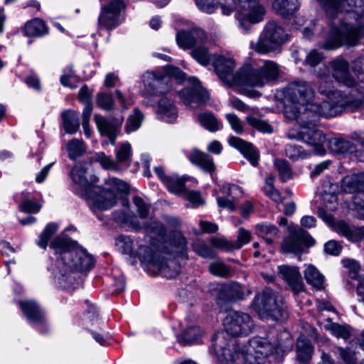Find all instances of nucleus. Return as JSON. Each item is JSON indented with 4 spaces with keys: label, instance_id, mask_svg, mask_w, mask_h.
Wrapping results in <instances>:
<instances>
[{
    "label": "nucleus",
    "instance_id": "obj_1",
    "mask_svg": "<svg viewBox=\"0 0 364 364\" xmlns=\"http://www.w3.org/2000/svg\"><path fill=\"white\" fill-rule=\"evenodd\" d=\"M326 14L334 18L340 14L347 15L340 27L332 26L319 47L324 50H336L342 46L353 47L364 37V0H316Z\"/></svg>",
    "mask_w": 364,
    "mask_h": 364
},
{
    "label": "nucleus",
    "instance_id": "obj_2",
    "mask_svg": "<svg viewBox=\"0 0 364 364\" xmlns=\"http://www.w3.org/2000/svg\"><path fill=\"white\" fill-rule=\"evenodd\" d=\"M355 90H350L349 96L346 97L327 99L321 103L311 102L307 112H309L308 122L300 124L301 129L296 136L289 134L291 139H296L314 147L318 154L325 152L324 144L326 141L323 132L316 128V117H333L343 111H355L364 107V94L355 97Z\"/></svg>",
    "mask_w": 364,
    "mask_h": 364
},
{
    "label": "nucleus",
    "instance_id": "obj_3",
    "mask_svg": "<svg viewBox=\"0 0 364 364\" xmlns=\"http://www.w3.org/2000/svg\"><path fill=\"white\" fill-rule=\"evenodd\" d=\"M219 78L230 86L242 88L262 87L271 83L279 76V65L272 60H260L245 64L235 73L233 58L217 55L212 63Z\"/></svg>",
    "mask_w": 364,
    "mask_h": 364
},
{
    "label": "nucleus",
    "instance_id": "obj_4",
    "mask_svg": "<svg viewBox=\"0 0 364 364\" xmlns=\"http://www.w3.org/2000/svg\"><path fill=\"white\" fill-rule=\"evenodd\" d=\"M50 247L54 251L55 262L48 269L56 283L63 289L74 284L75 272L87 271L94 264L92 257L65 235L55 237Z\"/></svg>",
    "mask_w": 364,
    "mask_h": 364
},
{
    "label": "nucleus",
    "instance_id": "obj_5",
    "mask_svg": "<svg viewBox=\"0 0 364 364\" xmlns=\"http://www.w3.org/2000/svg\"><path fill=\"white\" fill-rule=\"evenodd\" d=\"M86 171L87 168L84 165L75 166L70 171V177L73 182V191L87 200L92 212L110 209L121 198L124 206L128 205V200L123 197V194L129 192L127 183L112 178L107 182L108 188L92 186L87 180Z\"/></svg>",
    "mask_w": 364,
    "mask_h": 364
},
{
    "label": "nucleus",
    "instance_id": "obj_6",
    "mask_svg": "<svg viewBox=\"0 0 364 364\" xmlns=\"http://www.w3.org/2000/svg\"><path fill=\"white\" fill-rule=\"evenodd\" d=\"M294 342L288 331L277 336L269 333L266 336H254L241 349L230 353L228 364H264L269 355L280 360L291 350Z\"/></svg>",
    "mask_w": 364,
    "mask_h": 364
},
{
    "label": "nucleus",
    "instance_id": "obj_7",
    "mask_svg": "<svg viewBox=\"0 0 364 364\" xmlns=\"http://www.w3.org/2000/svg\"><path fill=\"white\" fill-rule=\"evenodd\" d=\"M224 331L218 332L212 338L210 353L217 358V364H228V357L237 348L234 338L252 332L254 323L247 314L230 311L223 321Z\"/></svg>",
    "mask_w": 364,
    "mask_h": 364
},
{
    "label": "nucleus",
    "instance_id": "obj_8",
    "mask_svg": "<svg viewBox=\"0 0 364 364\" xmlns=\"http://www.w3.org/2000/svg\"><path fill=\"white\" fill-rule=\"evenodd\" d=\"M315 93L312 87L305 81H294L287 85L284 90V114L299 124L308 122L309 112H307Z\"/></svg>",
    "mask_w": 364,
    "mask_h": 364
},
{
    "label": "nucleus",
    "instance_id": "obj_9",
    "mask_svg": "<svg viewBox=\"0 0 364 364\" xmlns=\"http://www.w3.org/2000/svg\"><path fill=\"white\" fill-rule=\"evenodd\" d=\"M185 78V74L179 68L168 67L166 75L153 71H147L142 75L144 88L141 90L144 96H161L168 93L171 89L172 81L181 82Z\"/></svg>",
    "mask_w": 364,
    "mask_h": 364
},
{
    "label": "nucleus",
    "instance_id": "obj_10",
    "mask_svg": "<svg viewBox=\"0 0 364 364\" xmlns=\"http://www.w3.org/2000/svg\"><path fill=\"white\" fill-rule=\"evenodd\" d=\"M289 36L277 22L269 21L264 26L257 41H251L250 48L262 55L278 50L288 41Z\"/></svg>",
    "mask_w": 364,
    "mask_h": 364
},
{
    "label": "nucleus",
    "instance_id": "obj_11",
    "mask_svg": "<svg viewBox=\"0 0 364 364\" xmlns=\"http://www.w3.org/2000/svg\"><path fill=\"white\" fill-rule=\"evenodd\" d=\"M253 306L262 318L283 321L288 316L283 299L269 289H264L255 297Z\"/></svg>",
    "mask_w": 364,
    "mask_h": 364
},
{
    "label": "nucleus",
    "instance_id": "obj_12",
    "mask_svg": "<svg viewBox=\"0 0 364 364\" xmlns=\"http://www.w3.org/2000/svg\"><path fill=\"white\" fill-rule=\"evenodd\" d=\"M143 240H134L130 236L120 235L115 241L117 249L124 255L133 257H138L144 267L145 264H151L153 260V251L155 247L154 242Z\"/></svg>",
    "mask_w": 364,
    "mask_h": 364
},
{
    "label": "nucleus",
    "instance_id": "obj_13",
    "mask_svg": "<svg viewBox=\"0 0 364 364\" xmlns=\"http://www.w3.org/2000/svg\"><path fill=\"white\" fill-rule=\"evenodd\" d=\"M241 10L235 17L244 33H250L252 26L264 20L265 9L259 0H239Z\"/></svg>",
    "mask_w": 364,
    "mask_h": 364
},
{
    "label": "nucleus",
    "instance_id": "obj_14",
    "mask_svg": "<svg viewBox=\"0 0 364 364\" xmlns=\"http://www.w3.org/2000/svg\"><path fill=\"white\" fill-rule=\"evenodd\" d=\"M124 9L122 0H112L107 5L102 6L98 17L99 28L112 31L117 28L124 20L122 12Z\"/></svg>",
    "mask_w": 364,
    "mask_h": 364
},
{
    "label": "nucleus",
    "instance_id": "obj_15",
    "mask_svg": "<svg viewBox=\"0 0 364 364\" xmlns=\"http://www.w3.org/2000/svg\"><path fill=\"white\" fill-rule=\"evenodd\" d=\"M314 238L300 228L289 230V234L282 244V250L284 253L301 255L304 247L313 246Z\"/></svg>",
    "mask_w": 364,
    "mask_h": 364
},
{
    "label": "nucleus",
    "instance_id": "obj_16",
    "mask_svg": "<svg viewBox=\"0 0 364 364\" xmlns=\"http://www.w3.org/2000/svg\"><path fill=\"white\" fill-rule=\"evenodd\" d=\"M191 87H186L179 92L178 95L183 104L191 109L203 107L210 99L208 92L201 86L196 77L188 79Z\"/></svg>",
    "mask_w": 364,
    "mask_h": 364
},
{
    "label": "nucleus",
    "instance_id": "obj_17",
    "mask_svg": "<svg viewBox=\"0 0 364 364\" xmlns=\"http://www.w3.org/2000/svg\"><path fill=\"white\" fill-rule=\"evenodd\" d=\"M333 77L340 83L351 90H355V97L364 94V87L358 83L349 73V64L342 57H338L330 62Z\"/></svg>",
    "mask_w": 364,
    "mask_h": 364
},
{
    "label": "nucleus",
    "instance_id": "obj_18",
    "mask_svg": "<svg viewBox=\"0 0 364 364\" xmlns=\"http://www.w3.org/2000/svg\"><path fill=\"white\" fill-rule=\"evenodd\" d=\"M153 260L151 264H145L144 269L150 274L155 276L161 274L164 277L171 279L178 274L181 269L180 264L175 259L165 261L161 257L155 247L153 251Z\"/></svg>",
    "mask_w": 364,
    "mask_h": 364
},
{
    "label": "nucleus",
    "instance_id": "obj_19",
    "mask_svg": "<svg viewBox=\"0 0 364 364\" xmlns=\"http://www.w3.org/2000/svg\"><path fill=\"white\" fill-rule=\"evenodd\" d=\"M94 121L100 135L107 137L110 144L114 145L124 122V117L118 115L109 119L101 115L95 114Z\"/></svg>",
    "mask_w": 364,
    "mask_h": 364
},
{
    "label": "nucleus",
    "instance_id": "obj_20",
    "mask_svg": "<svg viewBox=\"0 0 364 364\" xmlns=\"http://www.w3.org/2000/svg\"><path fill=\"white\" fill-rule=\"evenodd\" d=\"M116 220L124 222L135 231L144 230L147 234L159 236H164L166 232V228L162 223L152 219H149L146 223H141L136 216L123 213L122 217L116 218Z\"/></svg>",
    "mask_w": 364,
    "mask_h": 364
},
{
    "label": "nucleus",
    "instance_id": "obj_21",
    "mask_svg": "<svg viewBox=\"0 0 364 364\" xmlns=\"http://www.w3.org/2000/svg\"><path fill=\"white\" fill-rule=\"evenodd\" d=\"M18 305L25 316L40 333H45L48 331L44 313L39 306L33 301H20Z\"/></svg>",
    "mask_w": 364,
    "mask_h": 364
},
{
    "label": "nucleus",
    "instance_id": "obj_22",
    "mask_svg": "<svg viewBox=\"0 0 364 364\" xmlns=\"http://www.w3.org/2000/svg\"><path fill=\"white\" fill-rule=\"evenodd\" d=\"M277 275L294 293L299 294L304 291V283L297 267L288 264L279 265L277 267Z\"/></svg>",
    "mask_w": 364,
    "mask_h": 364
},
{
    "label": "nucleus",
    "instance_id": "obj_23",
    "mask_svg": "<svg viewBox=\"0 0 364 364\" xmlns=\"http://www.w3.org/2000/svg\"><path fill=\"white\" fill-rule=\"evenodd\" d=\"M319 78L318 81V92L326 97L327 99L331 100V97L339 98L349 96L348 94H342L341 92L334 88L332 80L329 75V70L326 66H323V70L321 69L317 73Z\"/></svg>",
    "mask_w": 364,
    "mask_h": 364
},
{
    "label": "nucleus",
    "instance_id": "obj_24",
    "mask_svg": "<svg viewBox=\"0 0 364 364\" xmlns=\"http://www.w3.org/2000/svg\"><path fill=\"white\" fill-rule=\"evenodd\" d=\"M207 38L205 32L200 28H193L190 31H181L176 35L178 45L183 48H189L203 43Z\"/></svg>",
    "mask_w": 364,
    "mask_h": 364
},
{
    "label": "nucleus",
    "instance_id": "obj_25",
    "mask_svg": "<svg viewBox=\"0 0 364 364\" xmlns=\"http://www.w3.org/2000/svg\"><path fill=\"white\" fill-rule=\"evenodd\" d=\"M228 142L231 146L239 150L252 166L257 165L259 154L252 144L234 136L229 138Z\"/></svg>",
    "mask_w": 364,
    "mask_h": 364
},
{
    "label": "nucleus",
    "instance_id": "obj_26",
    "mask_svg": "<svg viewBox=\"0 0 364 364\" xmlns=\"http://www.w3.org/2000/svg\"><path fill=\"white\" fill-rule=\"evenodd\" d=\"M156 114L159 119L167 123H173L178 117L174 102L166 97H163L159 101Z\"/></svg>",
    "mask_w": 364,
    "mask_h": 364
},
{
    "label": "nucleus",
    "instance_id": "obj_27",
    "mask_svg": "<svg viewBox=\"0 0 364 364\" xmlns=\"http://www.w3.org/2000/svg\"><path fill=\"white\" fill-rule=\"evenodd\" d=\"M255 233L262 238L267 245H273L274 240L279 237V231L273 224L268 222L257 223L254 227Z\"/></svg>",
    "mask_w": 364,
    "mask_h": 364
},
{
    "label": "nucleus",
    "instance_id": "obj_28",
    "mask_svg": "<svg viewBox=\"0 0 364 364\" xmlns=\"http://www.w3.org/2000/svg\"><path fill=\"white\" fill-rule=\"evenodd\" d=\"M341 189L345 193L364 191V172L345 176L341 181Z\"/></svg>",
    "mask_w": 364,
    "mask_h": 364
},
{
    "label": "nucleus",
    "instance_id": "obj_29",
    "mask_svg": "<svg viewBox=\"0 0 364 364\" xmlns=\"http://www.w3.org/2000/svg\"><path fill=\"white\" fill-rule=\"evenodd\" d=\"M190 161L199 166L203 171L212 174L215 170L213 159L205 153L198 150H193L188 154Z\"/></svg>",
    "mask_w": 364,
    "mask_h": 364
},
{
    "label": "nucleus",
    "instance_id": "obj_30",
    "mask_svg": "<svg viewBox=\"0 0 364 364\" xmlns=\"http://www.w3.org/2000/svg\"><path fill=\"white\" fill-rule=\"evenodd\" d=\"M275 11L284 18L293 16L300 7L299 0H274L272 4Z\"/></svg>",
    "mask_w": 364,
    "mask_h": 364
},
{
    "label": "nucleus",
    "instance_id": "obj_31",
    "mask_svg": "<svg viewBox=\"0 0 364 364\" xmlns=\"http://www.w3.org/2000/svg\"><path fill=\"white\" fill-rule=\"evenodd\" d=\"M223 290L229 300H242L252 294L250 289L237 282L224 286Z\"/></svg>",
    "mask_w": 364,
    "mask_h": 364
},
{
    "label": "nucleus",
    "instance_id": "obj_32",
    "mask_svg": "<svg viewBox=\"0 0 364 364\" xmlns=\"http://www.w3.org/2000/svg\"><path fill=\"white\" fill-rule=\"evenodd\" d=\"M304 274L309 284L319 290L324 288V277L315 266L306 265Z\"/></svg>",
    "mask_w": 364,
    "mask_h": 364
},
{
    "label": "nucleus",
    "instance_id": "obj_33",
    "mask_svg": "<svg viewBox=\"0 0 364 364\" xmlns=\"http://www.w3.org/2000/svg\"><path fill=\"white\" fill-rule=\"evenodd\" d=\"M62 123L65 132L70 134L77 132L79 129L78 114L73 110H65L61 114Z\"/></svg>",
    "mask_w": 364,
    "mask_h": 364
},
{
    "label": "nucleus",
    "instance_id": "obj_34",
    "mask_svg": "<svg viewBox=\"0 0 364 364\" xmlns=\"http://www.w3.org/2000/svg\"><path fill=\"white\" fill-rule=\"evenodd\" d=\"M23 31L27 36L41 37L48 33V28L43 20L36 18L26 23Z\"/></svg>",
    "mask_w": 364,
    "mask_h": 364
},
{
    "label": "nucleus",
    "instance_id": "obj_35",
    "mask_svg": "<svg viewBox=\"0 0 364 364\" xmlns=\"http://www.w3.org/2000/svg\"><path fill=\"white\" fill-rule=\"evenodd\" d=\"M314 347L304 338H299L296 343V358L301 363H308L311 359Z\"/></svg>",
    "mask_w": 364,
    "mask_h": 364
},
{
    "label": "nucleus",
    "instance_id": "obj_36",
    "mask_svg": "<svg viewBox=\"0 0 364 364\" xmlns=\"http://www.w3.org/2000/svg\"><path fill=\"white\" fill-rule=\"evenodd\" d=\"M198 120L205 129L210 132H215L223 128L222 122L210 112L199 114Z\"/></svg>",
    "mask_w": 364,
    "mask_h": 364
},
{
    "label": "nucleus",
    "instance_id": "obj_37",
    "mask_svg": "<svg viewBox=\"0 0 364 364\" xmlns=\"http://www.w3.org/2000/svg\"><path fill=\"white\" fill-rule=\"evenodd\" d=\"M193 58L200 65L207 66L213 63L214 58L218 55H211L204 46H196L191 51Z\"/></svg>",
    "mask_w": 364,
    "mask_h": 364
},
{
    "label": "nucleus",
    "instance_id": "obj_38",
    "mask_svg": "<svg viewBox=\"0 0 364 364\" xmlns=\"http://www.w3.org/2000/svg\"><path fill=\"white\" fill-rule=\"evenodd\" d=\"M330 149L337 154H353L355 146L352 142L341 138H335L330 141Z\"/></svg>",
    "mask_w": 364,
    "mask_h": 364
},
{
    "label": "nucleus",
    "instance_id": "obj_39",
    "mask_svg": "<svg viewBox=\"0 0 364 364\" xmlns=\"http://www.w3.org/2000/svg\"><path fill=\"white\" fill-rule=\"evenodd\" d=\"M66 151L69 158L75 160L85 151V143L81 139H73L67 144Z\"/></svg>",
    "mask_w": 364,
    "mask_h": 364
},
{
    "label": "nucleus",
    "instance_id": "obj_40",
    "mask_svg": "<svg viewBox=\"0 0 364 364\" xmlns=\"http://www.w3.org/2000/svg\"><path fill=\"white\" fill-rule=\"evenodd\" d=\"M211 274L218 277H228L231 275V269L223 260L216 259L208 266Z\"/></svg>",
    "mask_w": 364,
    "mask_h": 364
},
{
    "label": "nucleus",
    "instance_id": "obj_41",
    "mask_svg": "<svg viewBox=\"0 0 364 364\" xmlns=\"http://www.w3.org/2000/svg\"><path fill=\"white\" fill-rule=\"evenodd\" d=\"M143 120V114L138 108H135L132 114L127 119L125 125L126 132L129 134L137 130L141 127Z\"/></svg>",
    "mask_w": 364,
    "mask_h": 364
},
{
    "label": "nucleus",
    "instance_id": "obj_42",
    "mask_svg": "<svg viewBox=\"0 0 364 364\" xmlns=\"http://www.w3.org/2000/svg\"><path fill=\"white\" fill-rule=\"evenodd\" d=\"M164 184L167 187L168 191L174 194L181 195L186 191L184 181L183 178L177 176H170Z\"/></svg>",
    "mask_w": 364,
    "mask_h": 364
},
{
    "label": "nucleus",
    "instance_id": "obj_43",
    "mask_svg": "<svg viewBox=\"0 0 364 364\" xmlns=\"http://www.w3.org/2000/svg\"><path fill=\"white\" fill-rule=\"evenodd\" d=\"M200 336V330L198 327L192 326L178 336L177 339L182 346H187L192 344Z\"/></svg>",
    "mask_w": 364,
    "mask_h": 364
},
{
    "label": "nucleus",
    "instance_id": "obj_44",
    "mask_svg": "<svg viewBox=\"0 0 364 364\" xmlns=\"http://www.w3.org/2000/svg\"><path fill=\"white\" fill-rule=\"evenodd\" d=\"M193 249L197 255L203 258L213 259L216 256L214 250L200 240H197L193 242Z\"/></svg>",
    "mask_w": 364,
    "mask_h": 364
},
{
    "label": "nucleus",
    "instance_id": "obj_45",
    "mask_svg": "<svg viewBox=\"0 0 364 364\" xmlns=\"http://www.w3.org/2000/svg\"><path fill=\"white\" fill-rule=\"evenodd\" d=\"M58 225L54 223H48L39 235L37 245L43 250L46 249L48 242L51 236L58 230Z\"/></svg>",
    "mask_w": 364,
    "mask_h": 364
},
{
    "label": "nucleus",
    "instance_id": "obj_46",
    "mask_svg": "<svg viewBox=\"0 0 364 364\" xmlns=\"http://www.w3.org/2000/svg\"><path fill=\"white\" fill-rule=\"evenodd\" d=\"M284 152L285 155L292 160L304 159L310 156V154L306 152L301 146L294 144L286 145Z\"/></svg>",
    "mask_w": 364,
    "mask_h": 364
},
{
    "label": "nucleus",
    "instance_id": "obj_47",
    "mask_svg": "<svg viewBox=\"0 0 364 364\" xmlns=\"http://www.w3.org/2000/svg\"><path fill=\"white\" fill-rule=\"evenodd\" d=\"M95 159L105 169L110 171H119L121 169L117 161H114L111 156H107L103 152L97 153Z\"/></svg>",
    "mask_w": 364,
    "mask_h": 364
},
{
    "label": "nucleus",
    "instance_id": "obj_48",
    "mask_svg": "<svg viewBox=\"0 0 364 364\" xmlns=\"http://www.w3.org/2000/svg\"><path fill=\"white\" fill-rule=\"evenodd\" d=\"M96 102L99 107L105 111H111L115 106L113 96L106 92L98 93L97 95Z\"/></svg>",
    "mask_w": 364,
    "mask_h": 364
},
{
    "label": "nucleus",
    "instance_id": "obj_49",
    "mask_svg": "<svg viewBox=\"0 0 364 364\" xmlns=\"http://www.w3.org/2000/svg\"><path fill=\"white\" fill-rule=\"evenodd\" d=\"M274 164L279 172L282 181L285 182L291 178V170L287 161L277 159L274 160Z\"/></svg>",
    "mask_w": 364,
    "mask_h": 364
},
{
    "label": "nucleus",
    "instance_id": "obj_50",
    "mask_svg": "<svg viewBox=\"0 0 364 364\" xmlns=\"http://www.w3.org/2000/svg\"><path fill=\"white\" fill-rule=\"evenodd\" d=\"M247 123L259 132L263 133H272V127L266 122L256 117L250 115L246 117Z\"/></svg>",
    "mask_w": 364,
    "mask_h": 364
},
{
    "label": "nucleus",
    "instance_id": "obj_51",
    "mask_svg": "<svg viewBox=\"0 0 364 364\" xmlns=\"http://www.w3.org/2000/svg\"><path fill=\"white\" fill-rule=\"evenodd\" d=\"M132 156V146L129 142L122 143L116 150V158L118 164L129 162Z\"/></svg>",
    "mask_w": 364,
    "mask_h": 364
},
{
    "label": "nucleus",
    "instance_id": "obj_52",
    "mask_svg": "<svg viewBox=\"0 0 364 364\" xmlns=\"http://www.w3.org/2000/svg\"><path fill=\"white\" fill-rule=\"evenodd\" d=\"M222 193L225 195V197L235 200L242 195V188L235 184H225L221 188Z\"/></svg>",
    "mask_w": 364,
    "mask_h": 364
},
{
    "label": "nucleus",
    "instance_id": "obj_53",
    "mask_svg": "<svg viewBox=\"0 0 364 364\" xmlns=\"http://www.w3.org/2000/svg\"><path fill=\"white\" fill-rule=\"evenodd\" d=\"M219 0H196L197 7L203 12L213 14L218 8Z\"/></svg>",
    "mask_w": 364,
    "mask_h": 364
},
{
    "label": "nucleus",
    "instance_id": "obj_54",
    "mask_svg": "<svg viewBox=\"0 0 364 364\" xmlns=\"http://www.w3.org/2000/svg\"><path fill=\"white\" fill-rule=\"evenodd\" d=\"M252 240V233L244 228H240L237 230V241L234 242V247L240 249L243 245L248 244Z\"/></svg>",
    "mask_w": 364,
    "mask_h": 364
},
{
    "label": "nucleus",
    "instance_id": "obj_55",
    "mask_svg": "<svg viewBox=\"0 0 364 364\" xmlns=\"http://www.w3.org/2000/svg\"><path fill=\"white\" fill-rule=\"evenodd\" d=\"M326 328L337 338H341L346 340L350 336L349 330L346 326L339 325L338 323H331L328 327H326Z\"/></svg>",
    "mask_w": 364,
    "mask_h": 364
},
{
    "label": "nucleus",
    "instance_id": "obj_56",
    "mask_svg": "<svg viewBox=\"0 0 364 364\" xmlns=\"http://www.w3.org/2000/svg\"><path fill=\"white\" fill-rule=\"evenodd\" d=\"M133 203L136 208V212L140 219H146L149 212V206L139 196L134 197Z\"/></svg>",
    "mask_w": 364,
    "mask_h": 364
},
{
    "label": "nucleus",
    "instance_id": "obj_57",
    "mask_svg": "<svg viewBox=\"0 0 364 364\" xmlns=\"http://www.w3.org/2000/svg\"><path fill=\"white\" fill-rule=\"evenodd\" d=\"M210 242L215 248L228 252L235 250L234 244L225 238L212 237Z\"/></svg>",
    "mask_w": 364,
    "mask_h": 364
},
{
    "label": "nucleus",
    "instance_id": "obj_58",
    "mask_svg": "<svg viewBox=\"0 0 364 364\" xmlns=\"http://www.w3.org/2000/svg\"><path fill=\"white\" fill-rule=\"evenodd\" d=\"M337 350L345 364H358L355 353L353 350L342 347H338Z\"/></svg>",
    "mask_w": 364,
    "mask_h": 364
},
{
    "label": "nucleus",
    "instance_id": "obj_59",
    "mask_svg": "<svg viewBox=\"0 0 364 364\" xmlns=\"http://www.w3.org/2000/svg\"><path fill=\"white\" fill-rule=\"evenodd\" d=\"M324 55L322 52H319L317 49L311 50L305 59V63L314 67L317 65L323 59Z\"/></svg>",
    "mask_w": 364,
    "mask_h": 364
},
{
    "label": "nucleus",
    "instance_id": "obj_60",
    "mask_svg": "<svg viewBox=\"0 0 364 364\" xmlns=\"http://www.w3.org/2000/svg\"><path fill=\"white\" fill-rule=\"evenodd\" d=\"M225 117L232 130L237 134H240L243 132L242 122L236 114L232 113L227 114Z\"/></svg>",
    "mask_w": 364,
    "mask_h": 364
},
{
    "label": "nucleus",
    "instance_id": "obj_61",
    "mask_svg": "<svg viewBox=\"0 0 364 364\" xmlns=\"http://www.w3.org/2000/svg\"><path fill=\"white\" fill-rule=\"evenodd\" d=\"M183 195L194 207H197L204 203V200L202 198L200 193L198 191L186 190Z\"/></svg>",
    "mask_w": 364,
    "mask_h": 364
},
{
    "label": "nucleus",
    "instance_id": "obj_62",
    "mask_svg": "<svg viewBox=\"0 0 364 364\" xmlns=\"http://www.w3.org/2000/svg\"><path fill=\"white\" fill-rule=\"evenodd\" d=\"M41 205L31 200H25L19 205L20 210L25 213H36L41 209Z\"/></svg>",
    "mask_w": 364,
    "mask_h": 364
},
{
    "label": "nucleus",
    "instance_id": "obj_63",
    "mask_svg": "<svg viewBox=\"0 0 364 364\" xmlns=\"http://www.w3.org/2000/svg\"><path fill=\"white\" fill-rule=\"evenodd\" d=\"M353 70L360 82L364 84V58H360L353 62Z\"/></svg>",
    "mask_w": 364,
    "mask_h": 364
},
{
    "label": "nucleus",
    "instance_id": "obj_64",
    "mask_svg": "<svg viewBox=\"0 0 364 364\" xmlns=\"http://www.w3.org/2000/svg\"><path fill=\"white\" fill-rule=\"evenodd\" d=\"M172 244L183 251L186 248L187 240L181 232L176 231L172 235Z\"/></svg>",
    "mask_w": 364,
    "mask_h": 364
}]
</instances>
